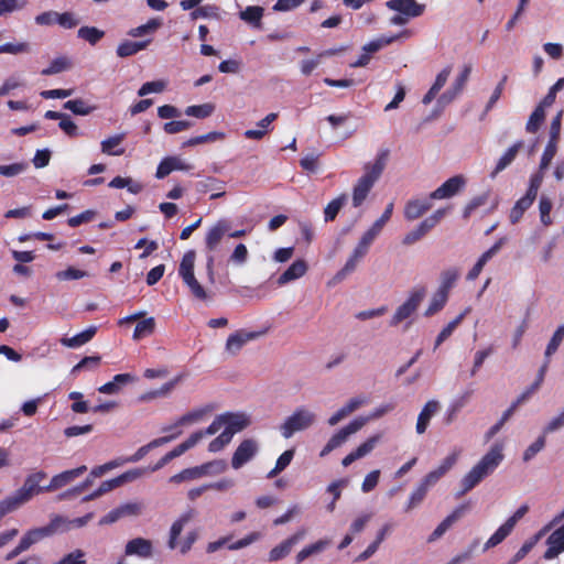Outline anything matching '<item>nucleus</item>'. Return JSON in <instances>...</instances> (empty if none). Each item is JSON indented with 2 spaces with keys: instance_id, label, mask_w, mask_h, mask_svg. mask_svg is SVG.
Returning a JSON list of instances; mask_svg holds the SVG:
<instances>
[{
  "instance_id": "nucleus-19",
  "label": "nucleus",
  "mask_w": 564,
  "mask_h": 564,
  "mask_svg": "<svg viewBox=\"0 0 564 564\" xmlns=\"http://www.w3.org/2000/svg\"><path fill=\"white\" fill-rule=\"evenodd\" d=\"M305 533L304 529L299 530L293 535L282 541L279 545L274 546L269 552V561L276 562L288 556L292 547L304 538Z\"/></svg>"
},
{
  "instance_id": "nucleus-44",
  "label": "nucleus",
  "mask_w": 564,
  "mask_h": 564,
  "mask_svg": "<svg viewBox=\"0 0 564 564\" xmlns=\"http://www.w3.org/2000/svg\"><path fill=\"white\" fill-rule=\"evenodd\" d=\"M225 137H226V134L224 132L212 131L206 134L197 135V137H193V138L188 139L187 141H185L183 143V148L195 147V145L203 144L206 142H215L217 140L225 139Z\"/></svg>"
},
{
  "instance_id": "nucleus-13",
  "label": "nucleus",
  "mask_w": 564,
  "mask_h": 564,
  "mask_svg": "<svg viewBox=\"0 0 564 564\" xmlns=\"http://www.w3.org/2000/svg\"><path fill=\"white\" fill-rule=\"evenodd\" d=\"M262 334V332L236 330L228 336L225 349L230 356H236L248 341L257 339Z\"/></svg>"
},
{
  "instance_id": "nucleus-28",
  "label": "nucleus",
  "mask_w": 564,
  "mask_h": 564,
  "mask_svg": "<svg viewBox=\"0 0 564 564\" xmlns=\"http://www.w3.org/2000/svg\"><path fill=\"white\" fill-rule=\"evenodd\" d=\"M432 205L424 199H411L405 204L404 217L406 220H415L424 215Z\"/></svg>"
},
{
  "instance_id": "nucleus-21",
  "label": "nucleus",
  "mask_w": 564,
  "mask_h": 564,
  "mask_svg": "<svg viewBox=\"0 0 564 564\" xmlns=\"http://www.w3.org/2000/svg\"><path fill=\"white\" fill-rule=\"evenodd\" d=\"M546 544L547 549L543 555L545 560H553L564 552V524L549 535Z\"/></svg>"
},
{
  "instance_id": "nucleus-34",
  "label": "nucleus",
  "mask_w": 564,
  "mask_h": 564,
  "mask_svg": "<svg viewBox=\"0 0 564 564\" xmlns=\"http://www.w3.org/2000/svg\"><path fill=\"white\" fill-rule=\"evenodd\" d=\"M329 543H330L329 540H318L317 542L305 546L296 554V557H295L296 563H302L311 555L317 554V553L324 551L329 545Z\"/></svg>"
},
{
  "instance_id": "nucleus-20",
  "label": "nucleus",
  "mask_w": 564,
  "mask_h": 564,
  "mask_svg": "<svg viewBox=\"0 0 564 564\" xmlns=\"http://www.w3.org/2000/svg\"><path fill=\"white\" fill-rule=\"evenodd\" d=\"M86 470H87V467L85 465H83V466H79L74 469L62 471L61 474H57L52 477L50 484L44 487V490L47 492L55 491V490L70 484L76 478L80 477Z\"/></svg>"
},
{
  "instance_id": "nucleus-62",
  "label": "nucleus",
  "mask_w": 564,
  "mask_h": 564,
  "mask_svg": "<svg viewBox=\"0 0 564 564\" xmlns=\"http://www.w3.org/2000/svg\"><path fill=\"white\" fill-rule=\"evenodd\" d=\"M231 438L232 435L224 430L220 435H218L209 443L208 451L212 453H217L221 451L227 444L230 443Z\"/></svg>"
},
{
  "instance_id": "nucleus-1",
  "label": "nucleus",
  "mask_w": 564,
  "mask_h": 564,
  "mask_svg": "<svg viewBox=\"0 0 564 564\" xmlns=\"http://www.w3.org/2000/svg\"><path fill=\"white\" fill-rule=\"evenodd\" d=\"M458 455L459 453L457 452L449 454L443 459L437 468L431 470L421 479L415 489L411 492L404 507V512H410L424 501L429 490L434 487L456 464Z\"/></svg>"
},
{
  "instance_id": "nucleus-4",
  "label": "nucleus",
  "mask_w": 564,
  "mask_h": 564,
  "mask_svg": "<svg viewBox=\"0 0 564 564\" xmlns=\"http://www.w3.org/2000/svg\"><path fill=\"white\" fill-rule=\"evenodd\" d=\"M196 260L195 250H188L184 253L180 267H178V275L181 276L183 283L188 288L191 294L200 301L207 300V292L204 286L197 281L194 267Z\"/></svg>"
},
{
  "instance_id": "nucleus-3",
  "label": "nucleus",
  "mask_w": 564,
  "mask_h": 564,
  "mask_svg": "<svg viewBox=\"0 0 564 564\" xmlns=\"http://www.w3.org/2000/svg\"><path fill=\"white\" fill-rule=\"evenodd\" d=\"M196 516V511L194 509H188L183 512L171 525L170 536L167 541V546L171 550L180 549L182 554H186L196 542L198 538V533L196 530L189 531L185 539L178 542V536L181 535L184 527Z\"/></svg>"
},
{
  "instance_id": "nucleus-40",
  "label": "nucleus",
  "mask_w": 564,
  "mask_h": 564,
  "mask_svg": "<svg viewBox=\"0 0 564 564\" xmlns=\"http://www.w3.org/2000/svg\"><path fill=\"white\" fill-rule=\"evenodd\" d=\"M77 36L90 45H96L105 36V32L96 26H82L77 32Z\"/></svg>"
},
{
  "instance_id": "nucleus-15",
  "label": "nucleus",
  "mask_w": 564,
  "mask_h": 564,
  "mask_svg": "<svg viewBox=\"0 0 564 564\" xmlns=\"http://www.w3.org/2000/svg\"><path fill=\"white\" fill-rule=\"evenodd\" d=\"M502 459L503 455L501 447L495 445L486 455L482 456L474 468L481 474L482 478H486L499 466Z\"/></svg>"
},
{
  "instance_id": "nucleus-27",
  "label": "nucleus",
  "mask_w": 564,
  "mask_h": 564,
  "mask_svg": "<svg viewBox=\"0 0 564 564\" xmlns=\"http://www.w3.org/2000/svg\"><path fill=\"white\" fill-rule=\"evenodd\" d=\"M522 147L523 141H517L514 144H512L498 160L497 165L495 170L491 172L490 176L494 178L497 176V174L507 169L513 162Z\"/></svg>"
},
{
  "instance_id": "nucleus-46",
  "label": "nucleus",
  "mask_w": 564,
  "mask_h": 564,
  "mask_svg": "<svg viewBox=\"0 0 564 564\" xmlns=\"http://www.w3.org/2000/svg\"><path fill=\"white\" fill-rule=\"evenodd\" d=\"M545 119V110L542 107L536 106L533 112L530 115L525 126V130L529 133H535L540 129L541 124Z\"/></svg>"
},
{
  "instance_id": "nucleus-60",
  "label": "nucleus",
  "mask_w": 564,
  "mask_h": 564,
  "mask_svg": "<svg viewBox=\"0 0 564 564\" xmlns=\"http://www.w3.org/2000/svg\"><path fill=\"white\" fill-rule=\"evenodd\" d=\"M165 83L163 80H153L144 83L138 90L140 97L147 96L152 93H162L165 89Z\"/></svg>"
},
{
  "instance_id": "nucleus-5",
  "label": "nucleus",
  "mask_w": 564,
  "mask_h": 564,
  "mask_svg": "<svg viewBox=\"0 0 564 564\" xmlns=\"http://www.w3.org/2000/svg\"><path fill=\"white\" fill-rule=\"evenodd\" d=\"M542 181V174L535 173L531 175L529 187L527 189L525 195L518 199L510 210L509 219L511 224H517L522 218L525 210L531 207V205L536 198Z\"/></svg>"
},
{
  "instance_id": "nucleus-23",
  "label": "nucleus",
  "mask_w": 564,
  "mask_h": 564,
  "mask_svg": "<svg viewBox=\"0 0 564 564\" xmlns=\"http://www.w3.org/2000/svg\"><path fill=\"white\" fill-rule=\"evenodd\" d=\"M221 419L224 420L225 431L232 436L250 424L248 416L243 413L227 412L221 414Z\"/></svg>"
},
{
  "instance_id": "nucleus-29",
  "label": "nucleus",
  "mask_w": 564,
  "mask_h": 564,
  "mask_svg": "<svg viewBox=\"0 0 564 564\" xmlns=\"http://www.w3.org/2000/svg\"><path fill=\"white\" fill-rule=\"evenodd\" d=\"M96 333H97V327L89 326L88 328L76 334L73 337L62 338L61 343L63 346H66L69 348H77V347H80V346L85 345L86 343L90 341L94 338V336L96 335Z\"/></svg>"
},
{
  "instance_id": "nucleus-59",
  "label": "nucleus",
  "mask_w": 564,
  "mask_h": 564,
  "mask_svg": "<svg viewBox=\"0 0 564 564\" xmlns=\"http://www.w3.org/2000/svg\"><path fill=\"white\" fill-rule=\"evenodd\" d=\"M545 446V434L539 436L523 453V460H531Z\"/></svg>"
},
{
  "instance_id": "nucleus-36",
  "label": "nucleus",
  "mask_w": 564,
  "mask_h": 564,
  "mask_svg": "<svg viewBox=\"0 0 564 564\" xmlns=\"http://www.w3.org/2000/svg\"><path fill=\"white\" fill-rule=\"evenodd\" d=\"M346 200V194H341L327 204V206L324 209V219L326 223L335 220L339 210L345 205Z\"/></svg>"
},
{
  "instance_id": "nucleus-33",
  "label": "nucleus",
  "mask_w": 564,
  "mask_h": 564,
  "mask_svg": "<svg viewBox=\"0 0 564 564\" xmlns=\"http://www.w3.org/2000/svg\"><path fill=\"white\" fill-rule=\"evenodd\" d=\"M432 229L433 227L431 226V224L426 219H424L417 225L415 229L411 230L404 236L402 242L405 246H411L419 241L421 238H423Z\"/></svg>"
},
{
  "instance_id": "nucleus-10",
  "label": "nucleus",
  "mask_w": 564,
  "mask_h": 564,
  "mask_svg": "<svg viewBox=\"0 0 564 564\" xmlns=\"http://www.w3.org/2000/svg\"><path fill=\"white\" fill-rule=\"evenodd\" d=\"M47 477L46 473L40 470L29 475L23 486L17 491L15 496H12L18 501L20 507L22 503L29 501L34 495H37L44 490V487L40 486V482Z\"/></svg>"
},
{
  "instance_id": "nucleus-56",
  "label": "nucleus",
  "mask_w": 564,
  "mask_h": 564,
  "mask_svg": "<svg viewBox=\"0 0 564 564\" xmlns=\"http://www.w3.org/2000/svg\"><path fill=\"white\" fill-rule=\"evenodd\" d=\"M101 362L100 356H87L84 357L77 365H75L72 369V373H76L84 369H96Z\"/></svg>"
},
{
  "instance_id": "nucleus-32",
  "label": "nucleus",
  "mask_w": 564,
  "mask_h": 564,
  "mask_svg": "<svg viewBox=\"0 0 564 564\" xmlns=\"http://www.w3.org/2000/svg\"><path fill=\"white\" fill-rule=\"evenodd\" d=\"M124 140V134H115L101 141V152L108 155H122L124 149L121 143Z\"/></svg>"
},
{
  "instance_id": "nucleus-45",
  "label": "nucleus",
  "mask_w": 564,
  "mask_h": 564,
  "mask_svg": "<svg viewBox=\"0 0 564 564\" xmlns=\"http://www.w3.org/2000/svg\"><path fill=\"white\" fill-rule=\"evenodd\" d=\"M447 300H448V294L445 293L444 291L437 290L434 293V295L431 300V303L425 311V316H432V315L436 314L437 312H440L445 306Z\"/></svg>"
},
{
  "instance_id": "nucleus-22",
  "label": "nucleus",
  "mask_w": 564,
  "mask_h": 564,
  "mask_svg": "<svg viewBox=\"0 0 564 564\" xmlns=\"http://www.w3.org/2000/svg\"><path fill=\"white\" fill-rule=\"evenodd\" d=\"M124 553L126 555H137L142 558L151 557L153 553L152 542L143 538L132 539L126 544Z\"/></svg>"
},
{
  "instance_id": "nucleus-14",
  "label": "nucleus",
  "mask_w": 564,
  "mask_h": 564,
  "mask_svg": "<svg viewBox=\"0 0 564 564\" xmlns=\"http://www.w3.org/2000/svg\"><path fill=\"white\" fill-rule=\"evenodd\" d=\"M209 467H216L218 471H225L226 468H227V464L225 463V460H214L212 463H208V464H205V465H202V466H197V467H193V468H186V469H183L181 473L172 476L170 478V481L171 482H175V484H180V482H182L184 480L198 478Z\"/></svg>"
},
{
  "instance_id": "nucleus-12",
  "label": "nucleus",
  "mask_w": 564,
  "mask_h": 564,
  "mask_svg": "<svg viewBox=\"0 0 564 564\" xmlns=\"http://www.w3.org/2000/svg\"><path fill=\"white\" fill-rule=\"evenodd\" d=\"M258 451L259 445L257 441L253 438L243 440L231 457V467L234 469L241 468L257 455Z\"/></svg>"
},
{
  "instance_id": "nucleus-39",
  "label": "nucleus",
  "mask_w": 564,
  "mask_h": 564,
  "mask_svg": "<svg viewBox=\"0 0 564 564\" xmlns=\"http://www.w3.org/2000/svg\"><path fill=\"white\" fill-rule=\"evenodd\" d=\"M155 330V319L153 317H148L145 319L140 321L134 328L133 339L140 340L144 337L152 335Z\"/></svg>"
},
{
  "instance_id": "nucleus-18",
  "label": "nucleus",
  "mask_w": 564,
  "mask_h": 564,
  "mask_svg": "<svg viewBox=\"0 0 564 564\" xmlns=\"http://www.w3.org/2000/svg\"><path fill=\"white\" fill-rule=\"evenodd\" d=\"M386 6L409 19L422 15L425 10V6L417 3L415 0H389Z\"/></svg>"
},
{
  "instance_id": "nucleus-55",
  "label": "nucleus",
  "mask_w": 564,
  "mask_h": 564,
  "mask_svg": "<svg viewBox=\"0 0 564 564\" xmlns=\"http://www.w3.org/2000/svg\"><path fill=\"white\" fill-rule=\"evenodd\" d=\"M563 339H564V324L561 325L555 330V333L553 334L550 343L547 344L546 349H545V357L546 358H550L557 350V348L562 344Z\"/></svg>"
},
{
  "instance_id": "nucleus-53",
  "label": "nucleus",
  "mask_w": 564,
  "mask_h": 564,
  "mask_svg": "<svg viewBox=\"0 0 564 564\" xmlns=\"http://www.w3.org/2000/svg\"><path fill=\"white\" fill-rule=\"evenodd\" d=\"M64 108L79 116H87L94 110V107L87 106L83 99L68 100L64 104Z\"/></svg>"
},
{
  "instance_id": "nucleus-64",
  "label": "nucleus",
  "mask_w": 564,
  "mask_h": 564,
  "mask_svg": "<svg viewBox=\"0 0 564 564\" xmlns=\"http://www.w3.org/2000/svg\"><path fill=\"white\" fill-rule=\"evenodd\" d=\"M192 126L193 123L187 120L169 121L164 123L163 130L167 134H175L189 129Z\"/></svg>"
},
{
  "instance_id": "nucleus-7",
  "label": "nucleus",
  "mask_w": 564,
  "mask_h": 564,
  "mask_svg": "<svg viewBox=\"0 0 564 564\" xmlns=\"http://www.w3.org/2000/svg\"><path fill=\"white\" fill-rule=\"evenodd\" d=\"M65 524H66V518L63 516H59V514H55L51 518V521L48 524H46L44 527L28 530L24 533V535L21 538V541L29 550L35 543L59 532V529H64Z\"/></svg>"
},
{
  "instance_id": "nucleus-52",
  "label": "nucleus",
  "mask_w": 564,
  "mask_h": 564,
  "mask_svg": "<svg viewBox=\"0 0 564 564\" xmlns=\"http://www.w3.org/2000/svg\"><path fill=\"white\" fill-rule=\"evenodd\" d=\"M464 318V314H459L455 319H453L452 322H449L442 330L441 333L437 335L436 337V340H435V345H434V349L438 348L440 345L446 340L452 334L453 332L455 330V328L460 324V322L463 321Z\"/></svg>"
},
{
  "instance_id": "nucleus-61",
  "label": "nucleus",
  "mask_w": 564,
  "mask_h": 564,
  "mask_svg": "<svg viewBox=\"0 0 564 564\" xmlns=\"http://www.w3.org/2000/svg\"><path fill=\"white\" fill-rule=\"evenodd\" d=\"M31 50L30 44L28 42H21V43H6L0 45V54L8 53V54H21V53H29Z\"/></svg>"
},
{
  "instance_id": "nucleus-6",
  "label": "nucleus",
  "mask_w": 564,
  "mask_h": 564,
  "mask_svg": "<svg viewBox=\"0 0 564 564\" xmlns=\"http://www.w3.org/2000/svg\"><path fill=\"white\" fill-rule=\"evenodd\" d=\"M316 415L310 410L297 408L280 426V432L284 438L292 437L296 432L308 429L315 422Z\"/></svg>"
},
{
  "instance_id": "nucleus-63",
  "label": "nucleus",
  "mask_w": 564,
  "mask_h": 564,
  "mask_svg": "<svg viewBox=\"0 0 564 564\" xmlns=\"http://www.w3.org/2000/svg\"><path fill=\"white\" fill-rule=\"evenodd\" d=\"M28 167V164L24 162L12 163L9 165H0V175L6 177H12L21 174Z\"/></svg>"
},
{
  "instance_id": "nucleus-51",
  "label": "nucleus",
  "mask_w": 564,
  "mask_h": 564,
  "mask_svg": "<svg viewBox=\"0 0 564 564\" xmlns=\"http://www.w3.org/2000/svg\"><path fill=\"white\" fill-rule=\"evenodd\" d=\"M458 276L459 272L455 268L443 271L441 275V285L438 290L444 291L445 293L448 294L451 289L456 283Z\"/></svg>"
},
{
  "instance_id": "nucleus-2",
  "label": "nucleus",
  "mask_w": 564,
  "mask_h": 564,
  "mask_svg": "<svg viewBox=\"0 0 564 564\" xmlns=\"http://www.w3.org/2000/svg\"><path fill=\"white\" fill-rule=\"evenodd\" d=\"M390 151L388 149H382L378 152L375 162L367 163L365 165V174L357 181L352 188V205L354 207H359L366 200L368 194L373 187L375 183L381 176Z\"/></svg>"
},
{
  "instance_id": "nucleus-42",
  "label": "nucleus",
  "mask_w": 564,
  "mask_h": 564,
  "mask_svg": "<svg viewBox=\"0 0 564 564\" xmlns=\"http://www.w3.org/2000/svg\"><path fill=\"white\" fill-rule=\"evenodd\" d=\"M482 476L480 473L476 470V468H471L462 479L460 486L462 490L459 496L467 494L471 489H474L481 480Z\"/></svg>"
},
{
  "instance_id": "nucleus-8",
  "label": "nucleus",
  "mask_w": 564,
  "mask_h": 564,
  "mask_svg": "<svg viewBox=\"0 0 564 564\" xmlns=\"http://www.w3.org/2000/svg\"><path fill=\"white\" fill-rule=\"evenodd\" d=\"M231 223L227 219H219L206 234L205 245L206 249L212 252L215 251L224 238L225 235H228L230 238H241L245 237L247 231L245 229L236 230L230 232Z\"/></svg>"
},
{
  "instance_id": "nucleus-54",
  "label": "nucleus",
  "mask_w": 564,
  "mask_h": 564,
  "mask_svg": "<svg viewBox=\"0 0 564 564\" xmlns=\"http://www.w3.org/2000/svg\"><path fill=\"white\" fill-rule=\"evenodd\" d=\"M470 73H471V66L465 65L463 67L462 73L456 77L455 82L452 85L454 87V93L452 94V98H456L463 91V89L469 78Z\"/></svg>"
},
{
  "instance_id": "nucleus-50",
  "label": "nucleus",
  "mask_w": 564,
  "mask_h": 564,
  "mask_svg": "<svg viewBox=\"0 0 564 564\" xmlns=\"http://www.w3.org/2000/svg\"><path fill=\"white\" fill-rule=\"evenodd\" d=\"M197 438L198 434H191L187 440H185L183 443L178 444L172 451L166 453L170 460L183 455L185 452L193 448L197 444Z\"/></svg>"
},
{
  "instance_id": "nucleus-47",
  "label": "nucleus",
  "mask_w": 564,
  "mask_h": 564,
  "mask_svg": "<svg viewBox=\"0 0 564 564\" xmlns=\"http://www.w3.org/2000/svg\"><path fill=\"white\" fill-rule=\"evenodd\" d=\"M544 531H540L534 536L529 539L523 543V545L517 551V553L513 555V557L510 560L509 564H516L520 561H522L528 553L533 549V546L536 544V542L540 540Z\"/></svg>"
},
{
  "instance_id": "nucleus-11",
  "label": "nucleus",
  "mask_w": 564,
  "mask_h": 564,
  "mask_svg": "<svg viewBox=\"0 0 564 564\" xmlns=\"http://www.w3.org/2000/svg\"><path fill=\"white\" fill-rule=\"evenodd\" d=\"M366 423V419L357 417L352 420L349 424L340 429L337 433H335L324 446L321 452V456L327 455L335 448L339 447L343 443L346 442L349 435L358 432Z\"/></svg>"
},
{
  "instance_id": "nucleus-9",
  "label": "nucleus",
  "mask_w": 564,
  "mask_h": 564,
  "mask_svg": "<svg viewBox=\"0 0 564 564\" xmlns=\"http://www.w3.org/2000/svg\"><path fill=\"white\" fill-rule=\"evenodd\" d=\"M424 288H415L410 292L408 300L400 305L393 314L390 326H397L404 319L409 318L419 307L425 296Z\"/></svg>"
},
{
  "instance_id": "nucleus-31",
  "label": "nucleus",
  "mask_w": 564,
  "mask_h": 564,
  "mask_svg": "<svg viewBox=\"0 0 564 564\" xmlns=\"http://www.w3.org/2000/svg\"><path fill=\"white\" fill-rule=\"evenodd\" d=\"M207 409H195L180 416L173 425L164 426L162 429L163 432L172 431L178 426L188 425L200 421L204 415L207 413Z\"/></svg>"
},
{
  "instance_id": "nucleus-41",
  "label": "nucleus",
  "mask_w": 564,
  "mask_h": 564,
  "mask_svg": "<svg viewBox=\"0 0 564 564\" xmlns=\"http://www.w3.org/2000/svg\"><path fill=\"white\" fill-rule=\"evenodd\" d=\"M214 111H215V105L212 102H206V104H202V105L188 106L185 109V115L195 117L198 119H205V118L210 117Z\"/></svg>"
},
{
  "instance_id": "nucleus-24",
  "label": "nucleus",
  "mask_w": 564,
  "mask_h": 564,
  "mask_svg": "<svg viewBox=\"0 0 564 564\" xmlns=\"http://www.w3.org/2000/svg\"><path fill=\"white\" fill-rule=\"evenodd\" d=\"M189 166L184 164L176 156H166L158 165L155 177L161 180L170 175L173 171L188 170Z\"/></svg>"
},
{
  "instance_id": "nucleus-48",
  "label": "nucleus",
  "mask_w": 564,
  "mask_h": 564,
  "mask_svg": "<svg viewBox=\"0 0 564 564\" xmlns=\"http://www.w3.org/2000/svg\"><path fill=\"white\" fill-rule=\"evenodd\" d=\"M69 67H70L69 59L65 56H61V57L54 58L51 62L48 67L42 69L41 74L44 76H50V75L62 73V72L68 69Z\"/></svg>"
},
{
  "instance_id": "nucleus-57",
  "label": "nucleus",
  "mask_w": 564,
  "mask_h": 564,
  "mask_svg": "<svg viewBox=\"0 0 564 564\" xmlns=\"http://www.w3.org/2000/svg\"><path fill=\"white\" fill-rule=\"evenodd\" d=\"M88 273L84 270H79L73 267H68L66 270L56 272L55 276L59 281L78 280L87 276Z\"/></svg>"
},
{
  "instance_id": "nucleus-37",
  "label": "nucleus",
  "mask_w": 564,
  "mask_h": 564,
  "mask_svg": "<svg viewBox=\"0 0 564 564\" xmlns=\"http://www.w3.org/2000/svg\"><path fill=\"white\" fill-rule=\"evenodd\" d=\"M294 449H288L283 452L276 459L274 468L267 474V478L272 479L276 477L281 471H283L291 464L294 457Z\"/></svg>"
},
{
  "instance_id": "nucleus-30",
  "label": "nucleus",
  "mask_w": 564,
  "mask_h": 564,
  "mask_svg": "<svg viewBox=\"0 0 564 564\" xmlns=\"http://www.w3.org/2000/svg\"><path fill=\"white\" fill-rule=\"evenodd\" d=\"M152 42L151 39L133 42V41H123L117 47V55L119 57H128L137 54L138 52L145 50L148 45Z\"/></svg>"
},
{
  "instance_id": "nucleus-38",
  "label": "nucleus",
  "mask_w": 564,
  "mask_h": 564,
  "mask_svg": "<svg viewBox=\"0 0 564 564\" xmlns=\"http://www.w3.org/2000/svg\"><path fill=\"white\" fill-rule=\"evenodd\" d=\"M263 17V8L259 6H248L240 12V19L254 25H261V19Z\"/></svg>"
},
{
  "instance_id": "nucleus-35",
  "label": "nucleus",
  "mask_w": 564,
  "mask_h": 564,
  "mask_svg": "<svg viewBox=\"0 0 564 564\" xmlns=\"http://www.w3.org/2000/svg\"><path fill=\"white\" fill-rule=\"evenodd\" d=\"M162 25V20L159 18L150 19L145 24L130 29L128 35L132 37H139L147 34L154 33Z\"/></svg>"
},
{
  "instance_id": "nucleus-43",
  "label": "nucleus",
  "mask_w": 564,
  "mask_h": 564,
  "mask_svg": "<svg viewBox=\"0 0 564 564\" xmlns=\"http://www.w3.org/2000/svg\"><path fill=\"white\" fill-rule=\"evenodd\" d=\"M512 530L513 528L507 522L501 524L496 530V532L487 540V542L485 543V549L488 550L500 544L512 532Z\"/></svg>"
},
{
  "instance_id": "nucleus-58",
  "label": "nucleus",
  "mask_w": 564,
  "mask_h": 564,
  "mask_svg": "<svg viewBox=\"0 0 564 564\" xmlns=\"http://www.w3.org/2000/svg\"><path fill=\"white\" fill-rule=\"evenodd\" d=\"M551 210H552V202L547 197L542 196L539 202V212H540L541 223L544 226H549L552 224V219L550 217Z\"/></svg>"
},
{
  "instance_id": "nucleus-49",
  "label": "nucleus",
  "mask_w": 564,
  "mask_h": 564,
  "mask_svg": "<svg viewBox=\"0 0 564 564\" xmlns=\"http://www.w3.org/2000/svg\"><path fill=\"white\" fill-rule=\"evenodd\" d=\"M506 241V238H500L498 241H496L494 243L492 247H490L487 251H485L480 257L479 259L477 260V262L474 264V267L478 270V271H482L484 267L486 265V263L495 256L498 253V251L501 249V247L503 246Z\"/></svg>"
},
{
  "instance_id": "nucleus-16",
  "label": "nucleus",
  "mask_w": 564,
  "mask_h": 564,
  "mask_svg": "<svg viewBox=\"0 0 564 564\" xmlns=\"http://www.w3.org/2000/svg\"><path fill=\"white\" fill-rule=\"evenodd\" d=\"M466 184L463 175H455L445 181L440 187L430 194L431 199H444L456 195Z\"/></svg>"
},
{
  "instance_id": "nucleus-25",
  "label": "nucleus",
  "mask_w": 564,
  "mask_h": 564,
  "mask_svg": "<svg viewBox=\"0 0 564 564\" xmlns=\"http://www.w3.org/2000/svg\"><path fill=\"white\" fill-rule=\"evenodd\" d=\"M440 410V403L436 400H430L425 403L422 411L420 412L417 416L416 422V433L423 434L429 424L432 416Z\"/></svg>"
},
{
  "instance_id": "nucleus-17",
  "label": "nucleus",
  "mask_w": 564,
  "mask_h": 564,
  "mask_svg": "<svg viewBox=\"0 0 564 564\" xmlns=\"http://www.w3.org/2000/svg\"><path fill=\"white\" fill-rule=\"evenodd\" d=\"M470 508L469 502L462 503L457 506L431 533L429 536V542H433L438 540L444 535V533L458 520L460 519L465 512Z\"/></svg>"
},
{
  "instance_id": "nucleus-26",
  "label": "nucleus",
  "mask_w": 564,
  "mask_h": 564,
  "mask_svg": "<svg viewBox=\"0 0 564 564\" xmlns=\"http://www.w3.org/2000/svg\"><path fill=\"white\" fill-rule=\"evenodd\" d=\"M307 271V264L303 259L294 261L279 278L278 284L284 285L293 280L302 278Z\"/></svg>"
}]
</instances>
